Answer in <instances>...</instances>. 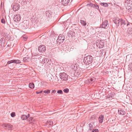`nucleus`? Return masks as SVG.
I'll list each match as a JSON object with an SVG mask.
<instances>
[{
  "instance_id": "obj_44",
  "label": "nucleus",
  "mask_w": 132,
  "mask_h": 132,
  "mask_svg": "<svg viewBox=\"0 0 132 132\" xmlns=\"http://www.w3.org/2000/svg\"><path fill=\"white\" fill-rule=\"evenodd\" d=\"M129 3L130 4V3H131V4L132 5V0H130V1L129 2Z\"/></svg>"
},
{
  "instance_id": "obj_30",
  "label": "nucleus",
  "mask_w": 132,
  "mask_h": 132,
  "mask_svg": "<svg viewBox=\"0 0 132 132\" xmlns=\"http://www.w3.org/2000/svg\"><path fill=\"white\" fill-rule=\"evenodd\" d=\"M80 23L81 24L84 26H85L86 24V23L85 21L84 20H81Z\"/></svg>"
},
{
  "instance_id": "obj_49",
  "label": "nucleus",
  "mask_w": 132,
  "mask_h": 132,
  "mask_svg": "<svg viewBox=\"0 0 132 132\" xmlns=\"http://www.w3.org/2000/svg\"><path fill=\"white\" fill-rule=\"evenodd\" d=\"M24 40H26V38H25V39H24Z\"/></svg>"
},
{
  "instance_id": "obj_42",
  "label": "nucleus",
  "mask_w": 132,
  "mask_h": 132,
  "mask_svg": "<svg viewBox=\"0 0 132 132\" xmlns=\"http://www.w3.org/2000/svg\"><path fill=\"white\" fill-rule=\"evenodd\" d=\"M56 92V91L55 90H53L52 91V93H55Z\"/></svg>"
},
{
  "instance_id": "obj_11",
  "label": "nucleus",
  "mask_w": 132,
  "mask_h": 132,
  "mask_svg": "<svg viewBox=\"0 0 132 132\" xmlns=\"http://www.w3.org/2000/svg\"><path fill=\"white\" fill-rule=\"evenodd\" d=\"M19 8V5L18 4H15L14 5L13 7V10L14 11H16L18 10Z\"/></svg>"
},
{
  "instance_id": "obj_24",
  "label": "nucleus",
  "mask_w": 132,
  "mask_h": 132,
  "mask_svg": "<svg viewBox=\"0 0 132 132\" xmlns=\"http://www.w3.org/2000/svg\"><path fill=\"white\" fill-rule=\"evenodd\" d=\"M58 39H59V40H64V37L62 35H59V36L58 38Z\"/></svg>"
},
{
  "instance_id": "obj_32",
  "label": "nucleus",
  "mask_w": 132,
  "mask_h": 132,
  "mask_svg": "<svg viewBox=\"0 0 132 132\" xmlns=\"http://www.w3.org/2000/svg\"><path fill=\"white\" fill-rule=\"evenodd\" d=\"M47 59L46 58H44L42 60V62L43 63H45L46 62H47Z\"/></svg>"
},
{
  "instance_id": "obj_35",
  "label": "nucleus",
  "mask_w": 132,
  "mask_h": 132,
  "mask_svg": "<svg viewBox=\"0 0 132 132\" xmlns=\"http://www.w3.org/2000/svg\"><path fill=\"white\" fill-rule=\"evenodd\" d=\"M15 116V113L14 112H12L11 114V116L12 117H14Z\"/></svg>"
},
{
  "instance_id": "obj_40",
  "label": "nucleus",
  "mask_w": 132,
  "mask_h": 132,
  "mask_svg": "<svg viewBox=\"0 0 132 132\" xmlns=\"http://www.w3.org/2000/svg\"><path fill=\"white\" fill-rule=\"evenodd\" d=\"M42 92H43V91H41L39 92L36 91V94H39L42 93Z\"/></svg>"
},
{
  "instance_id": "obj_51",
  "label": "nucleus",
  "mask_w": 132,
  "mask_h": 132,
  "mask_svg": "<svg viewBox=\"0 0 132 132\" xmlns=\"http://www.w3.org/2000/svg\"><path fill=\"white\" fill-rule=\"evenodd\" d=\"M37 132H41V131H39V132L37 131Z\"/></svg>"
},
{
  "instance_id": "obj_2",
  "label": "nucleus",
  "mask_w": 132,
  "mask_h": 132,
  "mask_svg": "<svg viewBox=\"0 0 132 132\" xmlns=\"http://www.w3.org/2000/svg\"><path fill=\"white\" fill-rule=\"evenodd\" d=\"M59 75L60 78L62 81H66L68 80V76L65 73H60Z\"/></svg>"
},
{
  "instance_id": "obj_15",
  "label": "nucleus",
  "mask_w": 132,
  "mask_h": 132,
  "mask_svg": "<svg viewBox=\"0 0 132 132\" xmlns=\"http://www.w3.org/2000/svg\"><path fill=\"white\" fill-rule=\"evenodd\" d=\"M53 123V122L52 121L48 120L47 121L46 125L48 127H50L52 126Z\"/></svg>"
},
{
  "instance_id": "obj_50",
  "label": "nucleus",
  "mask_w": 132,
  "mask_h": 132,
  "mask_svg": "<svg viewBox=\"0 0 132 132\" xmlns=\"http://www.w3.org/2000/svg\"><path fill=\"white\" fill-rule=\"evenodd\" d=\"M1 39H2H2H0V41H1Z\"/></svg>"
},
{
  "instance_id": "obj_20",
  "label": "nucleus",
  "mask_w": 132,
  "mask_h": 132,
  "mask_svg": "<svg viewBox=\"0 0 132 132\" xmlns=\"http://www.w3.org/2000/svg\"><path fill=\"white\" fill-rule=\"evenodd\" d=\"M94 124V123L93 122H91L89 124V130H91L93 129V125Z\"/></svg>"
},
{
  "instance_id": "obj_19",
  "label": "nucleus",
  "mask_w": 132,
  "mask_h": 132,
  "mask_svg": "<svg viewBox=\"0 0 132 132\" xmlns=\"http://www.w3.org/2000/svg\"><path fill=\"white\" fill-rule=\"evenodd\" d=\"M30 60V58L26 57L23 58V61L25 62H29Z\"/></svg>"
},
{
  "instance_id": "obj_33",
  "label": "nucleus",
  "mask_w": 132,
  "mask_h": 132,
  "mask_svg": "<svg viewBox=\"0 0 132 132\" xmlns=\"http://www.w3.org/2000/svg\"><path fill=\"white\" fill-rule=\"evenodd\" d=\"M63 91L65 93H68L69 91V90L68 88H65L63 89Z\"/></svg>"
},
{
  "instance_id": "obj_23",
  "label": "nucleus",
  "mask_w": 132,
  "mask_h": 132,
  "mask_svg": "<svg viewBox=\"0 0 132 132\" xmlns=\"http://www.w3.org/2000/svg\"><path fill=\"white\" fill-rule=\"evenodd\" d=\"M34 121V119L33 118L31 117L29 118L28 120V122L29 123H33Z\"/></svg>"
},
{
  "instance_id": "obj_48",
  "label": "nucleus",
  "mask_w": 132,
  "mask_h": 132,
  "mask_svg": "<svg viewBox=\"0 0 132 132\" xmlns=\"http://www.w3.org/2000/svg\"><path fill=\"white\" fill-rule=\"evenodd\" d=\"M24 40H26V38H25V39H24Z\"/></svg>"
},
{
  "instance_id": "obj_4",
  "label": "nucleus",
  "mask_w": 132,
  "mask_h": 132,
  "mask_svg": "<svg viewBox=\"0 0 132 132\" xmlns=\"http://www.w3.org/2000/svg\"><path fill=\"white\" fill-rule=\"evenodd\" d=\"M2 126L5 129L8 130H11L12 128V126L10 124H4L2 125Z\"/></svg>"
},
{
  "instance_id": "obj_36",
  "label": "nucleus",
  "mask_w": 132,
  "mask_h": 132,
  "mask_svg": "<svg viewBox=\"0 0 132 132\" xmlns=\"http://www.w3.org/2000/svg\"><path fill=\"white\" fill-rule=\"evenodd\" d=\"M95 7H94V8H95L97 10H99V7L96 4H95Z\"/></svg>"
},
{
  "instance_id": "obj_17",
  "label": "nucleus",
  "mask_w": 132,
  "mask_h": 132,
  "mask_svg": "<svg viewBox=\"0 0 132 132\" xmlns=\"http://www.w3.org/2000/svg\"><path fill=\"white\" fill-rule=\"evenodd\" d=\"M104 116L102 114L98 118L99 121L100 123H101L102 122L104 119Z\"/></svg>"
},
{
  "instance_id": "obj_21",
  "label": "nucleus",
  "mask_w": 132,
  "mask_h": 132,
  "mask_svg": "<svg viewBox=\"0 0 132 132\" xmlns=\"http://www.w3.org/2000/svg\"><path fill=\"white\" fill-rule=\"evenodd\" d=\"M77 65L75 64H73L71 65V68L74 70H76L77 69Z\"/></svg>"
},
{
  "instance_id": "obj_5",
  "label": "nucleus",
  "mask_w": 132,
  "mask_h": 132,
  "mask_svg": "<svg viewBox=\"0 0 132 132\" xmlns=\"http://www.w3.org/2000/svg\"><path fill=\"white\" fill-rule=\"evenodd\" d=\"M38 51L40 52H43L46 50V47L44 45H41L38 48Z\"/></svg>"
},
{
  "instance_id": "obj_22",
  "label": "nucleus",
  "mask_w": 132,
  "mask_h": 132,
  "mask_svg": "<svg viewBox=\"0 0 132 132\" xmlns=\"http://www.w3.org/2000/svg\"><path fill=\"white\" fill-rule=\"evenodd\" d=\"M21 118L22 120H24L27 119L28 118V117L26 115H23L21 116Z\"/></svg>"
},
{
  "instance_id": "obj_8",
  "label": "nucleus",
  "mask_w": 132,
  "mask_h": 132,
  "mask_svg": "<svg viewBox=\"0 0 132 132\" xmlns=\"http://www.w3.org/2000/svg\"><path fill=\"white\" fill-rule=\"evenodd\" d=\"M130 5V4L128 3L126 6V11L128 12H132V8Z\"/></svg>"
},
{
  "instance_id": "obj_13",
  "label": "nucleus",
  "mask_w": 132,
  "mask_h": 132,
  "mask_svg": "<svg viewBox=\"0 0 132 132\" xmlns=\"http://www.w3.org/2000/svg\"><path fill=\"white\" fill-rule=\"evenodd\" d=\"M108 24V21L107 20L104 21L101 26L102 27L105 28Z\"/></svg>"
},
{
  "instance_id": "obj_25",
  "label": "nucleus",
  "mask_w": 132,
  "mask_h": 132,
  "mask_svg": "<svg viewBox=\"0 0 132 132\" xmlns=\"http://www.w3.org/2000/svg\"><path fill=\"white\" fill-rule=\"evenodd\" d=\"M120 22L121 25L124 24V25H126V22L125 21L122 19L120 20Z\"/></svg>"
},
{
  "instance_id": "obj_3",
  "label": "nucleus",
  "mask_w": 132,
  "mask_h": 132,
  "mask_svg": "<svg viewBox=\"0 0 132 132\" xmlns=\"http://www.w3.org/2000/svg\"><path fill=\"white\" fill-rule=\"evenodd\" d=\"M96 80V79L94 77H90V78L88 79L85 81V83L86 84H92Z\"/></svg>"
},
{
  "instance_id": "obj_10",
  "label": "nucleus",
  "mask_w": 132,
  "mask_h": 132,
  "mask_svg": "<svg viewBox=\"0 0 132 132\" xmlns=\"http://www.w3.org/2000/svg\"><path fill=\"white\" fill-rule=\"evenodd\" d=\"M13 19L15 21H19L20 20V15L18 14L15 15Z\"/></svg>"
},
{
  "instance_id": "obj_9",
  "label": "nucleus",
  "mask_w": 132,
  "mask_h": 132,
  "mask_svg": "<svg viewBox=\"0 0 132 132\" xmlns=\"http://www.w3.org/2000/svg\"><path fill=\"white\" fill-rule=\"evenodd\" d=\"M120 20L119 18H114L113 20V21L114 23L118 26L119 25L120 22Z\"/></svg>"
},
{
  "instance_id": "obj_37",
  "label": "nucleus",
  "mask_w": 132,
  "mask_h": 132,
  "mask_svg": "<svg viewBox=\"0 0 132 132\" xmlns=\"http://www.w3.org/2000/svg\"><path fill=\"white\" fill-rule=\"evenodd\" d=\"M57 92L58 93L60 94H62L63 93L62 91L61 90H58L57 91Z\"/></svg>"
},
{
  "instance_id": "obj_27",
  "label": "nucleus",
  "mask_w": 132,
  "mask_h": 132,
  "mask_svg": "<svg viewBox=\"0 0 132 132\" xmlns=\"http://www.w3.org/2000/svg\"><path fill=\"white\" fill-rule=\"evenodd\" d=\"M100 4L102 5L103 6L105 7H108V3H100Z\"/></svg>"
},
{
  "instance_id": "obj_28",
  "label": "nucleus",
  "mask_w": 132,
  "mask_h": 132,
  "mask_svg": "<svg viewBox=\"0 0 132 132\" xmlns=\"http://www.w3.org/2000/svg\"><path fill=\"white\" fill-rule=\"evenodd\" d=\"M127 31L128 33L130 34H132V28H129L128 29Z\"/></svg>"
},
{
  "instance_id": "obj_12",
  "label": "nucleus",
  "mask_w": 132,
  "mask_h": 132,
  "mask_svg": "<svg viewBox=\"0 0 132 132\" xmlns=\"http://www.w3.org/2000/svg\"><path fill=\"white\" fill-rule=\"evenodd\" d=\"M96 45L97 46L100 48H102L104 46V43L101 41L100 42L98 43H96Z\"/></svg>"
},
{
  "instance_id": "obj_16",
  "label": "nucleus",
  "mask_w": 132,
  "mask_h": 132,
  "mask_svg": "<svg viewBox=\"0 0 132 132\" xmlns=\"http://www.w3.org/2000/svg\"><path fill=\"white\" fill-rule=\"evenodd\" d=\"M69 0H62V3L63 5L66 6L69 3Z\"/></svg>"
},
{
  "instance_id": "obj_45",
  "label": "nucleus",
  "mask_w": 132,
  "mask_h": 132,
  "mask_svg": "<svg viewBox=\"0 0 132 132\" xmlns=\"http://www.w3.org/2000/svg\"><path fill=\"white\" fill-rule=\"evenodd\" d=\"M30 116V114H28V116H27L28 117V118Z\"/></svg>"
},
{
  "instance_id": "obj_18",
  "label": "nucleus",
  "mask_w": 132,
  "mask_h": 132,
  "mask_svg": "<svg viewBox=\"0 0 132 132\" xmlns=\"http://www.w3.org/2000/svg\"><path fill=\"white\" fill-rule=\"evenodd\" d=\"M45 13L46 16L48 17V18H49L51 16L52 13L51 11L49 10L46 11Z\"/></svg>"
},
{
  "instance_id": "obj_46",
  "label": "nucleus",
  "mask_w": 132,
  "mask_h": 132,
  "mask_svg": "<svg viewBox=\"0 0 132 132\" xmlns=\"http://www.w3.org/2000/svg\"><path fill=\"white\" fill-rule=\"evenodd\" d=\"M128 1H129V2H130V0H127Z\"/></svg>"
},
{
  "instance_id": "obj_1",
  "label": "nucleus",
  "mask_w": 132,
  "mask_h": 132,
  "mask_svg": "<svg viewBox=\"0 0 132 132\" xmlns=\"http://www.w3.org/2000/svg\"><path fill=\"white\" fill-rule=\"evenodd\" d=\"M83 61L85 64V68H88L92 65L93 62V57L90 55L86 56L84 58Z\"/></svg>"
},
{
  "instance_id": "obj_43",
  "label": "nucleus",
  "mask_w": 132,
  "mask_h": 132,
  "mask_svg": "<svg viewBox=\"0 0 132 132\" xmlns=\"http://www.w3.org/2000/svg\"><path fill=\"white\" fill-rule=\"evenodd\" d=\"M91 4H92L91 3H90L87 4V6H91Z\"/></svg>"
},
{
  "instance_id": "obj_31",
  "label": "nucleus",
  "mask_w": 132,
  "mask_h": 132,
  "mask_svg": "<svg viewBox=\"0 0 132 132\" xmlns=\"http://www.w3.org/2000/svg\"><path fill=\"white\" fill-rule=\"evenodd\" d=\"M64 41L63 40H59V39H57V42L58 43H59V44H60L61 43H62V42Z\"/></svg>"
},
{
  "instance_id": "obj_14",
  "label": "nucleus",
  "mask_w": 132,
  "mask_h": 132,
  "mask_svg": "<svg viewBox=\"0 0 132 132\" xmlns=\"http://www.w3.org/2000/svg\"><path fill=\"white\" fill-rule=\"evenodd\" d=\"M119 114L120 115H123L125 114V112L123 109H120L118 110Z\"/></svg>"
},
{
  "instance_id": "obj_39",
  "label": "nucleus",
  "mask_w": 132,
  "mask_h": 132,
  "mask_svg": "<svg viewBox=\"0 0 132 132\" xmlns=\"http://www.w3.org/2000/svg\"><path fill=\"white\" fill-rule=\"evenodd\" d=\"M92 132H98V130L97 129H93L92 131Z\"/></svg>"
},
{
  "instance_id": "obj_34",
  "label": "nucleus",
  "mask_w": 132,
  "mask_h": 132,
  "mask_svg": "<svg viewBox=\"0 0 132 132\" xmlns=\"http://www.w3.org/2000/svg\"><path fill=\"white\" fill-rule=\"evenodd\" d=\"M43 92L44 93H47V94H48L50 93V90H44V91Z\"/></svg>"
},
{
  "instance_id": "obj_38",
  "label": "nucleus",
  "mask_w": 132,
  "mask_h": 132,
  "mask_svg": "<svg viewBox=\"0 0 132 132\" xmlns=\"http://www.w3.org/2000/svg\"><path fill=\"white\" fill-rule=\"evenodd\" d=\"M1 22L3 23H5V20L4 19H2L1 20Z\"/></svg>"
},
{
  "instance_id": "obj_47",
  "label": "nucleus",
  "mask_w": 132,
  "mask_h": 132,
  "mask_svg": "<svg viewBox=\"0 0 132 132\" xmlns=\"http://www.w3.org/2000/svg\"><path fill=\"white\" fill-rule=\"evenodd\" d=\"M24 40H26V38H25V39H24Z\"/></svg>"
},
{
  "instance_id": "obj_29",
  "label": "nucleus",
  "mask_w": 132,
  "mask_h": 132,
  "mask_svg": "<svg viewBox=\"0 0 132 132\" xmlns=\"http://www.w3.org/2000/svg\"><path fill=\"white\" fill-rule=\"evenodd\" d=\"M129 24V23H127V25H124V24L123 25H121V27L123 29H126V27Z\"/></svg>"
},
{
  "instance_id": "obj_41",
  "label": "nucleus",
  "mask_w": 132,
  "mask_h": 132,
  "mask_svg": "<svg viewBox=\"0 0 132 132\" xmlns=\"http://www.w3.org/2000/svg\"><path fill=\"white\" fill-rule=\"evenodd\" d=\"M95 4H93L92 3L91 5V7H92L93 8H94L95 7Z\"/></svg>"
},
{
  "instance_id": "obj_7",
  "label": "nucleus",
  "mask_w": 132,
  "mask_h": 132,
  "mask_svg": "<svg viewBox=\"0 0 132 132\" xmlns=\"http://www.w3.org/2000/svg\"><path fill=\"white\" fill-rule=\"evenodd\" d=\"M67 35L70 38H72L75 35V33L72 30H70L67 33Z\"/></svg>"
},
{
  "instance_id": "obj_6",
  "label": "nucleus",
  "mask_w": 132,
  "mask_h": 132,
  "mask_svg": "<svg viewBox=\"0 0 132 132\" xmlns=\"http://www.w3.org/2000/svg\"><path fill=\"white\" fill-rule=\"evenodd\" d=\"M12 63H15L16 64L21 63V61L18 60H14L8 61L7 63L9 64Z\"/></svg>"
},
{
  "instance_id": "obj_26",
  "label": "nucleus",
  "mask_w": 132,
  "mask_h": 132,
  "mask_svg": "<svg viewBox=\"0 0 132 132\" xmlns=\"http://www.w3.org/2000/svg\"><path fill=\"white\" fill-rule=\"evenodd\" d=\"M29 88L32 89L34 87V84L32 83H30L29 84Z\"/></svg>"
}]
</instances>
